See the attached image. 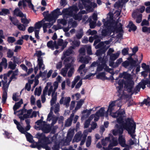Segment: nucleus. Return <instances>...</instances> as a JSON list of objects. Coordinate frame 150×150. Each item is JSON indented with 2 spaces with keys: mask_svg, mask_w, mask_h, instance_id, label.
Listing matches in <instances>:
<instances>
[{
  "mask_svg": "<svg viewBox=\"0 0 150 150\" xmlns=\"http://www.w3.org/2000/svg\"><path fill=\"white\" fill-rule=\"evenodd\" d=\"M21 22L24 24L26 25L28 24L30 21V19H28L26 18L25 14H24L23 17L21 18Z\"/></svg>",
  "mask_w": 150,
  "mask_h": 150,
  "instance_id": "4c0bfd02",
  "label": "nucleus"
},
{
  "mask_svg": "<svg viewBox=\"0 0 150 150\" xmlns=\"http://www.w3.org/2000/svg\"><path fill=\"white\" fill-rule=\"evenodd\" d=\"M14 14L17 16L22 18L24 14L18 8H16L14 11Z\"/></svg>",
  "mask_w": 150,
  "mask_h": 150,
  "instance_id": "a19ab883",
  "label": "nucleus"
},
{
  "mask_svg": "<svg viewBox=\"0 0 150 150\" xmlns=\"http://www.w3.org/2000/svg\"><path fill=\"white\" fill-rule=\"evenodd\" d=\"M13 121L14 123L16 125L17 128L18 130L22 133H24L25 132L24 129L21 126L19 123L15 119L13 120Z\"/></svg>",
  "mask_w": 150,
  "mask_h": 150,
  "instance_id": "c756f323",
  "label": "nucleus"
},
{
  "mask_svg": "<svg viewBox=\"0 0 150 150\" xmlns=\"http://www.w3.org/2000/svg\"><path fill=\"white\" fill-rule=\"evenodd\" d=\"M91 136L88 137L87 139L86 142V145L87 147H89L91 143Z\"/></svg>",
  "mask_w": 150,
  "mask_h": 150,
  "instance_id": "e2e57ef3",
  "label": "nucleus"
},
{
  "mask_svg": "<svg viewBox=\"0 0 150 150\" xmlns=\"http://www.w3.org/2000/svg\"><path fill=\"white\" fill-rule=\"evenodd\" d=\"M68 27L70 28H74L76 27L77 25L76 21L74 20L73 18H71L69 19L68 23Z\"/></svg>",
  "mask_w": 150,
  "mask_h": 150,
  "instance_id": "c85d7f7f",
  "label": "nucleus"
},
{
  "mask_svg": "<svg viewBox=\"0 0 150 150\" xmlns=\"http://www.w3.org/2000/svg\"><path fill=\"white\" fill-rule=\"evenodd\" d=\"M107 49H100L97 50L96 52V54L97 56H100L105 53Z\"/></svg>",
  "mask_w": 150,
  "mask_h": 150,
  "instance_id": "a18cd8bd",
  "label": "nucleus"
},
{
  "mask_svg": "<svg viewBox=\"0 0 150 150\" xmlns=\"http://www.w3.org/2000/svg\"><path fill=\"white\" fill-rule=\"evenodd\" d=\"M112 16H110L109 18L108 17L106 19H103L102 21L103 25L102 26L103 30L101 32L102 36L104 37L110 35L112 32V29L114 27L115 23H112Z\"/></svg>",
  "mask_w": 150,
  "mask_h": 150,
  "instance_id": "7ed1b4c3",
  "label": "nucleus"
},
{
  "mask_svg": "<svg viewBox=\"0 0 150 150\" xmlns=\"http://www.w3.org/2000/svg\"><path fill=\"white\" fill-rule=\"evenodd\" d=\"M85 66H79L78 71L81 76L84 75L87 71L86 69H84Z\"/></svg>",
  "mask_w": 150,
  "mask_h": 150,
  "instance_id": "79ce46f5",
  "label": "nucleus"
},
{
  "mask_svg": "<svg viewBox=\"0 0 150 150\" xmlns=\"http://www.w3.org/2000/svg\"><path fill=\"white\" fill-rule=\"evenodd\" d=\"M132 17L134 19L137 18L136 22L137 23H140L142 21V14H138L137 13V11H134L132 14Z\"/></svg>",
  "mask_w": 150,
  "mask_h": 150,
  "instance_id": "6ab92c4d",
  "label": "nucleus"
},
{
  "mask_svg": "<svg viewBox=\"0 0 150 150\" xmlns=\"http://www.w3.org/2000/svg\"><path fill=\"white\" fill-rule=\"evenodd\" d=\"M108 61V58L106 57H99L96 62H93L91 66H107Z\"/></svg>",
  "mask_w": 150,
  "mask_h": 150,
  "instance_id": "1a4fd4ad",
  "label": "nucleus"
},
{
  "mask_svg": "<svg viewBox=\"0 0 150 150\" xmlns=\"http://www.w3.org/2000/svg\"><path fill=\"white\" fill-rule=\"evenodd\" d=\"M142 83V89H144L146 88V85L147 84V87L150 88V80L146 78V79H142L141 80Z\"/></svg>",
  "mask_w": 150,
  "mask_h": 150,
  "instance_id": "bb28decb",
  "label": "nucleus"
},
{
  "mask_svg": "<svg viewBox=\"0 0 150 150\" xmlns=\"http://www.w3.org/2000/svg\"><path fill=\"white\" fill-rule=\"evenodd\" d=\"M96 69V71L95 73H98V72L102 71L103 69L105 71L108 72V70H110L109 66H97Z\"/></svg>",
  "mask_w": 150,
  "mask_h": 150,
  "instance_id": "f704fd0d",
  "label": "nucleus"
},
{
  "mask_svg": "<svg viewBox=\"0 0 150 150\" xmlns=\"http://www.w3.org/2000/svg\"><path fill=\"white\" fill-rule=\"evenodd\" d=\"M23 103V100L22 99H21L19 101L15 103L13 108V110L15 111L19 109L21 107V105Z\"/></svg>",
  "mask_w": 150,
  "mask_h": 150,
  "instance_id": "c9c22d12",
  "label": "nucleus"
},
{
  "mask_svg": "<svg viewBox=\"0 0 150 150\" xmlns=\"http://www.w3.org/2000/svg\"><path fill=\"white\" fill-rule=\"evenodd\" d=\"M83 136V134L81 132H78L75 135L74 138L75 139V141L78 142L81 141L82 137Z\"/></svg>",
  "mask_w": 150,
  "mask_h": 150,
  "instance_id": "473e14b6",
  "label": "nucleus"
},
{
  "mask_svg": "<svg viewBox=\"0 0 150 150\" xmlns=\"http://www.w3.org/2000/svg\"><path fill=\"white\" fill-rule=\"evenodd\" d=\"M140 57L139 60L137 58V57L134 59L132 58L131 57H130L127 58V60L123 62L122 66H139L142 59V55Z\"/></svg>",
  "mask_w": 150,
  "mask_h": 150,
  "instance_id": "6e6552de",
  "label": "nucleus"
},
{
  "mask_svg": "<svg viewBox=\"0 0 150 150\" xmlns=\"http://www.w3.org/2000/svg\"><path fill=\"white\" fill-rule=\"evenodd\" d=\"M118 144L117 138L112 137L111 139V141L109 144V147H113L117 146Z\"/></svg>",
  "mask_w": 150,
  "mask_h": 150,
  "instance_id": "2f4dec72",
  "label": "nucleus"
},
{
  "mask_svg": "<svg viewBox=\"0 0 150 150\" xmlns=\"http://www.w3.org/2000/svg\"><path fill=\"white\" fill-rule=\"evenodd\" d=\"M56 45V41H55L53 42L52 40H50L48 41L47 44L48 48L51 49L52 50H54V48L56 49H58L57 46Z\"/></svg>",
  "mask_w": 150,
  "mask_h": 150,
  "instance_id": "4be33fe9",
  "label": "nucleus"
},
{
  "mask_svg": "<svg viewBox=\"0 0 150 150\" xmlns=\"http://www.w3.org/2000/svg\"><path fill=\"white\" fill-rule=\"evenodd\" d=\"M75 60V59L72 57H69L66 58L64 61L65 66H72Z\"/></svg>",
  "mask_w": 150,
  "mask_h": 150,
  "instance_id": "f3484780",
  "label": "nucleus"
},
{
  "mask_svg": "<svg viewBox=\"0 0 150 150\" xmlns=\"http://www.w3.org/2000/svg\"><path fill=\"white\" fill-rule=\"evenodd\" d=\"M63 17L64 19H67L70 16H73V13L70 7L67 8H64L62 11Z\"/></svg>",
  "mask_w": 150,
  "mask_h": 150,
  "instance_id": "f8f14e48",
  "label": "nucleus"
},
{
  "mask_svg": "<svg viewBox=\"0 0 150 150\" xmlns=\"http://www.w3.org/2000/svg\"><path fill=\"white\" fill-rule=\"evenodd\" d=\"M86 50L87 53L88 55H91L92 54L91 50V47L90 45H85Z\"/></svg>",
  "mask_w": 150,
  "mask_h": 150,
  "instance_id": "4d7b16f0",
  "label": "nucleus"
},
{
  "mask_svg": "<svg viewBox=\"0 0 150 150\" xmlns=\"http://www.w3.org/2000/svg\"><path fill=\"white\" fill-rule=\"evenodd\" d=\"M122 92L120 93H119L118 96L119 97V98L116 100L117 101H116L115 104L116 103L117 106L120 108H121L122 104L121 100L123 99L125 96L124 93V91L122 90Z\"/></svg>",
  "mask_w": 150,
  "mask_h": 150,
  "instance_id": "412c9836",
  "label": "nucleus"
},
{
  "mask_svg": "<svg viewBox=\"0 0 150 150\" xmlns=\"http://www.w3.org/2000/svg\"><path fill=\"white\" fill-rule=\"evenodd\" d=\"M52 148L53 150H59L60 148L59 144L56 142L54 143Z\"/></svg>",
  "mask_w": 150,
  "mask_h": 150,
  "instance_id": "774afa93",
  "label": "nucleus"
},
{
  "mask_svg": "<svg viewBox=\"0 0 150 150\" xmlns=\"http://www.w3.org/2000/svg\"><path fill=\"white\" fill-rule=\"evenodd\" d=\"M80 44V42L79 40H74L71 43L72 46H71L74 47L75 49L76 47L79 46Z\"/></svg>",
  "mask_w": 150,
  "mask_h": 150,
  "instance_id": "6e6d98bb",
  "label": "nucleus"
},
{
  "mask_svg": "<svg viewBox=\"0 0 150 150\" xmlns=\"http://www.w3.org/2000/svg\"><path fill=\"white\" fill-rule=\"evenodd\" d=\"M68 43L67 41H64L63 39L59 38L58 39L57 42H56V45L57 46L58 49L59 48V46H61V51H62L66 47Z\"/></svg>",
  "mask_w": 150,
  "mask_h": 150,
  "instance_id": "4468645a",
  "label": "nucleus"
},
{
  "mask_svg": "<svg viewBox=\"0 0 150 150\" xmlns=\"http://www.w3.org/2000/svg\"><path fill=\"white\" fill-rule=\"evenodd\" d=\"M17 26L18 29L21 31H24L26 29V26L21 23H19Z\"/></svg>",
  "mask_w": 150,
  "mask_h": 150,
  "instance_id": "bf43d9fd",
  "label": "nucleus"
},
{
  "mask_svg": "<svg viewBox=\"0 0 150 150\" xmlns=\"http://www.w3.org/2000/svg\"><path fill=\"white\" fill-rule=\"evenodd\" d=\"M91 59V58L89 56H87L84 57H80L79 61L83 64L80 66H85V64L88 63L89 61Z\"/></svg>",
  "mask_w": 150,
  "mask_h": 150,
  "instance_id": "aec40b11",
  "label": "nucleus"
},
{
  "mask_svg": "<svg viewBox=\"0 0 150 150\" xmlns=\"http://www.w3.org/2000/svg\"><path fill=\"white\" fill-rule=\"evenodd\" d=\"M30 116L29 115L27 114H24L23 116H19V118L20 119L21 121L24 120L25 119L30 118Z\"/></svg>",
  "mask_w": 150,
  "mask_h": 150,
  "instance_id": "69168bd1",
  "label": "nucleus"
},
{
  "mask_svg": "<svg viewBox=\"0 0 150 150\" xmlns=\"http://www.w3.org/2000/svg\"><path fill=\"white\" fill-rule=\"evenodd\" d=\"M13 54L14 52L12 50L10 49L8 50V52L7 53V57L9 58H11L13 57Z\"/></svg>",
  "mask_w": 150,
  "mask_h": 150,
  "instance_id": "680f3d73",
  "label": "nucleus"
},
{
  "mask_svg": "<svg viewBox=\"0 0 150 150\" xmlns=\"http://www.w3.org/2000/svg\"><path fill=\"white\" fill-rule=\"evenodd\" d=\"M142 103L145 104L146 105H150V98L148 97L147 99H145Z\"/></svg>",
  "mask_w": 150,
  "mask_h": 150,
  "instance_id": "338daca9",
  "label": "nucleus"
},
{
  "mask_svg": "<svg viewBox=\"0 0 150 150\" xmlns=\"http://www.w3.org/2000/svg\"><path fill=\"white\" fill-rule=\"evenodd\" d=\"M84 100L82 99L80 100L77 102L75 110H78L80 108L82 104L84 103Z\"/></svg>",
  "mask_w": 150,
  "mask_h": 150,
  "instance_id": "37998d69",
  "label": "nucleus"
},
{
  "mask_svg": "<svg viewBox=\"0 0 150 150\" xmlns=\"http://www.w3.org/2000/svg\"><path fill=\"white\" fill-rule=\"evenodd\" d=\"M96 4L92 2L90 0H80L78 4V6L79 9L82 10L84 7L87 11L89 12L93 11V6L94 8L96 6Z\"/></svg>",
  "mask_w": 150,
  "mask_h": 150,
  "instance_id": "39448f33",
  "label": "nucleus"
},
{
  "mask_svg": "<svg viewBox=\"0 0 150 150\" xmlns=\"http://www.w3.org/2000/svg\"><path fill=\"white\" fill-rule=\"evenodd\" d=\"M41 129L45 133H48L50 132L52 129V127L49 125L45 123L44 124L40 126Z\"/></svg>",
  "mask_w": 150,
  "mask_h": 150,
  "instance_id": "a211bd4d",
  "label": "nucleus"
},
{
  "mask_svg": "<svg viewBox=\"0 0 150 150\" xmlns=\"http://www.w3.org/2000/svg\"><path fill=\"white\" fill-rule=\"evenodd\" d=\"M125 84V88L129 93H132L134 86V82L133 81L129 80L124 83Z\"/></svg>",
  "mask_w": 150,
  "mask_h": 150,
  "instance_id": "9d476101",
  "label": "nucleus"
},
{
  "mask_svg": "<svg viewBox=\"0 0 150 150\" xmlns=\"http://www.w3.org/2000/svg\"><path fill=\"white\" fill-rule=\"evenodd\" d=\"M44 19H45V21L49 22V23H46L44 24L43 25V32L44 33H45L47 32V28H50L56 22V19L51 12Z\"/></svg>",
  "mask_w": 150,
  "mask_h": 150,
  "instance_id": "423d86ee",
  "label": "nucleus"
},
{
  "mask_svg": "<svg viewBox=\"0 0 150 150\" xmlns=\"http://www.w3.org/2000/svg\"><path fill=\"white\" fill-rule=\"evenodd\" d=\"M74 116V113H73L71 114L70 117L68 118L65 123V125L66 127H69L71 125Z\"/></svg>",
  "mask_w": 150,
  "mask_h": 150,
  "instance_id": "cd10ccee",
  "label": "nucleus"
},
{
  "mask_svg": "<svg viewBox=\"0 0 150 150\" xmlns=\"http://www.w3.org/2000/svg\"><path fill=\"white\" fill-rule=\"evenodd\" d=\"M110 70H108L107 72H109L111 74V75L109 77H108V78H109V79H107V80H109L110 79H111L112 81H113V80L114 79L113 77V75L115 73L114 72V70L112 68H110Z\"/></svg>",
  "mask_w": 150,
  "mask_h": 150,
  "instance_id": "8fccbe9b",
  "label": "nucleus"
},
{
  "mask_svg": "<svg viewBox=\"0 0 150 150\" xmlns=\"http://www.w3.org/2000/svg\"><path fill=\"white\" fill-rule=\"evenodd\" d=\"M106 45H105V43L103 42H102L99 43L95 47L96 49H106Z\"/></svg>",
  "mask_w": 150,
  "mask_h": 150,
  "instance_id": "de8ad7c7",
  "label": "nucleus"
},
{
  "mask_svg": "<svg viewBox=\"0 0 150 150\" xmlns=\"http://www.w3.org/2000/svg\"><path fill=\"white\" fill-rule=\"evenodd\" d=\"M105 108L103 107L101 108L96 113L95 115L96 116L103 117L104 114Z\"/></svg>",
  "mask_w": 150,
  "mask_h": 150,
  "instance_id": "e433bc0d",
  "label": "nucleus"
},
{
  "mask_svg": "<svg viewBox=\"0 0 150 150\" xmlns=\"http://www.w3.org/2000/svg\"><path fill=\"white\" fill-rule=\"evenodd\" d=\"M121 124V125H119L117 124L116 125L117 129L113 130L112 134L113 135L116 136L118 135L119 136H122L124 129L127 131L128 133L132 138L134 139L136 135L134 134L135 132L136 124L134 120L132 119L127 118L125 120V122Z\"/></svg>",
  "mask_w": 150,
  "mask_h": 150,
  "instance_id": "f257e3e1",
  "label": "nucleus"
},
{
  "mask_svg": "<svg viewBox=\"0 0 150 150\" xmlns=\"http://www.w3.org/2000/svg\"><path fill=\"white\" fill-rule=\"evenodd\" d=\"M71 100V98L69 97H62L59 101L60 104H63L66 108H68L69 105V103Z\"/></svg>",
  "mask_w": 150,
  "mask_h": 150,
  "instance_id": "ddd939ff",
  "label": "nucleus"
},
{
  "mask_svg": "<svg viewBox=\"0 0 150 150\" xmlns=\"http://www.w3.org/2000/svg\"><path fill=\"white\" fill-rule=\"evenodd\" d=\"M35 136L38 139V142H36L30 145V147L32 148H37L39 150H40L44 146L48 145V144L51 143V142L49 139L50 136L46 137L42 133H38L36 134Z\"/></svg>",
  "mask_w": 150,
  "mask_h": 150,
  "instance_id": "f03ea898",
  "label": "nucleus"
},
{
  "mask_svg": "<svg viewBox=\"0 0 150 150\" xmlns=\"http://www.w3.org/2000/svg\"><path fill=\"white\" fill-rule=\"evenodd\" d=\"M65 67L62 69L61 71V74L64 76L65 77L66 76V74L68 69L71 66H65Z\"/></svg>",
  "mask_w": 150,
  "mask_h": 150,
  "instance_id": "c03bdc74",
  "label": "nucleus"
},
{
  "mask_svg": "<svg viewBox=\"0 0 150 150\" xmlns=\"http://www.w3.org/2000/svg\"><path fill=\"white\" fill-rule=\"evenodd\" d=\"M83 29H80L78 32L77 34L76 35V37L78 39L81 38L83 36Z\"/></svg>",
  "mask_w": 150,
  "mask_h": 150,
  "instance_id": "603ef678",
  "label": "nucleus"
},
{
  "mask_svg": "<svg viewBox=\"0 0 150 150\" xmlns=\"http://www.w3.org/2000/svg\"><path fill=\"white\" fill-rule=\"evenodd\" d=\"M45 19H43L41 21H38L34 25V27L35 30H39L42 27L43 28V25L45 23H45Z\"/></svg>",
  "mask_w": 150,
  "mask_h": 150,
  "instance_id": "b1692460",
  "label": "nucleus"
},
{
  "mask_svg": "<svg viewBox=\"0 0 150 150\" xmlns=\"http://www.w3.org/2000/svg\"><path fill=\"white\" fill-rule=\"evenodd\" d=\"M73 17L75 20L80 21L82 19V15L79 12L78 14L74 15Z\"/></svg>",
  "mask_w": 150,
  "mask_h": 150,
  "instance_id": "5fc2aeb1",
  "label": "nucleus"
},
{
  "mask_svg": "<svg viewBox=\"0 0 150 150\" xmlns=\"http://www.w3.org/2000/svg\"><path fill=\"white\" fill-rule=\"evenodd\" d=\"M96 78L98 79H101L102 80H105L109 79L106 76V73L105 72H102L96 75Z\"/></svg>",
  "mask_w": 150,
  "mask_h": 150,
  "instance_id": "a878e982",
  "label": "nucleus"
},
{
  "mask_svg": "<svg viewBox=\"0 0 150 150\" xmlns=\"http://www.w3.org/2000/svg\"><path fill=\"white\" fill-rule=\"evenodd\" d=\"M118 140L119 144L122 147H125L128 146V145L126 144L125 138L123 137L122 136H119Z\"/></svg>",
  "mask_w": 150,
  "mask_h": 150,
  "instance_id": "5701e85b",
  "label": "nucleus"
},
{
  "mask_svg": "<svg viewBox=\"0 0 150 150\" xmlns=\"http://www.w3.org/2000/svg\"><path fill=\"white\" fill-rule=\"evenodd\" d=\"M88 135V133L87 130H85L83 132V139L81 141L80 145L82 146L84 143L87 136Z\"/></svg>",
  "mask_w": 150,
  "mask_h": 150,
  "instance_id": "09e8293b",
  "label": "nucleus"
},
{
  "mask_svg": "<svg viewBox=\"0 0 150 150\" xmlns=\"http://www.w3.org/2000/svg\"><path fill=\"white\" fill-rule=\"evenodd\" d=\"M41 91L42 88L41 86H39L38 89L37 88H36L34 91L35 95H37L38 96H40L41 94Z\"/></svg>",
  "mask_w": 150,
  "mask_h": 150,
  "instance_id": "13d9d810",
  "label": "nucleus"
},
{
  "mask_svg": "<svg viewBox=\"0 0 150 150\" xmlns=\"http://www.w3.org/2000/svg\"><path fill=\"white\" fill-rule=\"evenodd\" d=\"M129 28L132 30L135 31L137 29V27L131 21H129L128 25Z\"/></svg>",
  "mask_w": 150,
  "mask_h": 150,
  "instance_id": "864d4df0",
  "label": "nucleus"
},
{
  "mask_svg": "<svg viewBox=\"0 0 150 150\" xmlns=\"http://www.w3.org/2000/svg\"><path fill=\"white\" fill-rule=\"evenodd\" d=\"M112 31L114 35H112V38L116 37L117 39H122L123 30L122 29V25L118 22L115 23L114 27L112 29Z\"/></svg>",
  "mask_w": 150,
  "mask_h": 150,
  "instance_id": "20e7f679",
  "label": "nucleus"
},
{
  "mask_svg": "<svg viewBox=\"0 0 150 150\" xmlns=\"http://www.w3.org/2000/svg\"><path fill=\"white\" fill-rule=\"evenodd\" d=\"M54 91H53L52 93V98L50 100V104L51 106L53 105L54 104L56 103L57 100V94H55L54 96Z\"/></svg>",
  "mask_w": 150,
  "mask_h": 150,
  "instance_id": "58836bf2",
  "label": "nucleus"
},
{
  "mask_svg": "<svg viewBox=\"0 0 150 150\" xmlns=\"http://www.w3.org/2000/svg\"><path fill=\"white\" fill-rule=\"evenodd\" d=\"M51 13L56 19H57L59 16L62 15V13L60 11V9L59 8H57L51 12Z\"/></svg>",
  "mask_w": 150,
  "mask_h": 150,
  "instance_id": "7c9ffc66",
  "label": "nucleus"
},
{
  "mask_svg": "<svg viewBox=\"0 0 150 150\" xmlns=\"http://www.w3.org/2000/svg\"><path fill=\"white\" fill-rule=\"evenodd\" d=\"M74 49V47L71 46L66 51L64 52L63 53V55L61 57L62 60L64 59L67 56H69L71 54H73L74 53L73 50Z\"/></svg>",
  "mask_w": 150,
  "mask_h": 150,
  "instance_id": "dca6fc26",
  "label": "nucleus"
},
{
  "mask_svg": "<svg viewBox=\"0 0 150 150\" xmlns=\"http://www.w3.org/2000/svg\"><path fill=\"white\" fill-rule=\"evenodd\" d=\"M120 52L117 51L116 53L111 54L110 55L109 66H113L114 61L117 59L119 56Z\"/></svg>",
  "mask_w": 150,
  "mask_h": 150,
  "instance_id": "9b49d317",
  "label": "nucleus"
},
{
  "mask_svg": "<svg viewBox=\"0 0 150 150\" xmlns=\"http://www.w3.org/2000/svg\"><path fill=\"white\" fill-rule=\"evenodd\" d=\"M7 93L6 91L3 92L2 97V102L3 104L5 103L7 98Z\"/></svg>",
  "mask_w": 150,
  "mask_h": 150,
  "instance_id": "052dcab7",
  "label": "nucleus"
},
{
  "mask_svg": "<svg viewBox=\"0 0 150 150\" xmlns=\"http://www.w3.org/2000/svg\"><path fill=\"white\" fill-rule=\"evenodd\" d=\"M119 114V117L117 118V122L119 124L123 123V118L124 115L125 114V110L124 109H121L118 111Z\"/></svg>",
  "mask_w": 150,
  "mask_h": 150,
  "instance_id": "2eb2a0df",
  "label": "nucleus"
},
{
  "mask_svg": "<svg viewBox=\"0 0 150 150\" xmlns=\"http://www.w3.org/2000/svg\"><path fill=\"white\" fill-rule=\"evenodd\" d=\"M25 136L28 141L31 143H33L34 141L33 139V137L29 133L26 132L25 134Z\"/></svg>",
  "mask_w": 150,
  "mask_h": 150,
  "instance_id": "ea45409f",
  "label": "nucleus"
},
{
  "mask_svg": "<svg viewBox=\"0 0 150 150\" xmlns=\"http://www.w3.org/2000/svg\"><path fill=\"white\" fill-rule=\"evenodd\" d=\"M117 100L111 102L109 104L107 111L108 112H112L114 109V107L115 105Z\"/></svg>",
  "mask_w": 150,
  "mask_h": 150,
  "instance_id": "72a5a7b5",
  "label": "nucleus"
},
{
  "mask_svg": "<svg viewBox=\"0 0 150 150\" xmlns=\"http://www.w3.org/2000/svg\"><path fill=\"white\" fill-rule=\"evenodd\" d=\"M125 74H126L125 72H124L122 74H120L119 76L115 79L116 81L114 83V85L116 87L118 93H120L122 92V90L123 88V84L125 82L124 79H119V78L122 77L123 76H124V78H127V77L126 76Z\"/></svg>",
  "mask_w": 150,
  "mask_h": 150,
  "instance_id": "0eeeda50",
  "label": "nucleus"
},
{
  "mask_svg": "<svg viewBox=\"0 0 150 150\" xmlns=\"http://www.w3.org/2000/svg\"><path fill=\"white\" fill-rule=\"evenodd\" d=\"M9 19L14 25L17 26L19 24V21L16 18L10 16L9 17Z\"/></svg>",
  "mask_w": 150,
  "mask_h": 150,
  "instance_id": "3c124183",
  "label": "nucleus"
},
{
  "mask_svg": "<svg viewBox=\"0 0 150 150\" xmlns=\"http://www.w3.org/2000/svg\"><path fill=\"white\" fill-rule=\"evenodd\" d=\"M10 13V11L8 9L2 8L0 11V15L6 16Z\"/></svg>",
  "mask_w": 150,
  "mask_h": 150,
  "instance_id": "49530a36",
  "label": "nucleus"
},
{
  "mask_svg": "<svg viewBox=\"0 0 150 150\" xmlns=\"http://www.w3.org/2000/svg\"><path fill=\"white\" fill-rule=\"evenodd\" d=\"M142 86H143L142 83L141 81L138 83V85L132 90L131 95H132L134 93H135V94H137L138 92L140 91L141 88H142Z\"/></svg>",
  "mask_w": 150,
  "mask_h": 150,
  "instance_id": "393cba45",
  "label": "nucleus"
},
{
  "mask_svg": "<svg viewBox=\"0 0 150 150\" xmlns=\"http://www.w3.org/2000/svg\"><path fill=\"white\" fill-rule=\"evenodd\" d=\"M7 65L6 59L4 57L3 58L1 62L0 63V66H7Z\"/></svg>",
  "mask_w": 150,
  "mask_h": 150,
  "instance_id": "0e129e2a",
  "label": "nucleus"
}]
</instances>
